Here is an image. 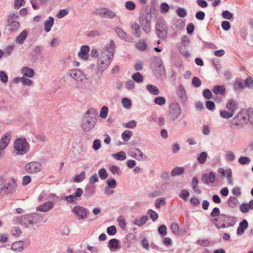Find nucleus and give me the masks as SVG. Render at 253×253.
<instances>
[{
	"instance_id": "nucleus-58",
	"label": "nucleus",
	"mask_w": 253,
	"mask_h": 253,
	"mask_svg": "<svg viewBox=\"0 0 253 253\" xmlns=\"http://www.w3.org/2000/svg\"><path fill=\"white\" fill-rule=\"evenodd\" d=\"M98 175L102 180L105 179L108 176V173L104 168H102L99 170Z\"/></svg>"
},
{
	"instance_id": "nucleus-6",
	"label": "nucleus",
	"mask_w": 253,
	"mask_h": 253,
	"mask_svg": "<svg viewBox=\"0 0 253 253\" xmlns=\"http://www.w3.org/2000/svg\"><path fill=\"white\" fill-rule=\"evenodd\" d=\"M152 19V15L150 12L143 13L139 18L140 25L146 34H149L151 31Z\"/></svg>"
},
{
	"instance_id": "nucleus-21",
	"label": "nucleus",
	"mask_w": 253,
	"mask_h": 253,
	"mask_svg": "<svg viewBox=\"0 0 253 253\" xmlns=\"http://www.w3.org/2000/svg\"><path fill=\"white\" fill-rule=\"evenodd\" d=\"M177 94L182 103H185L187 101L186 91L182 84L178 86Z\"/></svg>"
},
{
	"instance_id": "nucleus-26",
	"label": "nucleus",
	"mask_w": 253,
	"mask_h": 253,
	"mask_svg": "<svg viewBox=\"0 0 253 253\" xmlns=\"http://www.w3.org/2000/svg\"><path fill=\"white\" fill-rule=\"evenodd\" d=\"M140 26L136 23H133L130 27L133 32V35L137 38H139L141 36Z\"/></svg>"
},
{
	"instance_id": "nucleus-62",
	"label": "nucleus",
	"mask_w": 253,
	"mask_h": 253,
	"mask_svg": "<svg viewBox=\"0 0 253 253\" xmlns=\"http://www.w3.org/2000/svg\"><path fill=\"white\" fill-rule=\"evenodd\" d=\"M159 233L163 236H165L167 234V228L165 225H162L158 228Z\"/></svg>"
},
{
	"instance_id": "nucleus-56",
	"label": "nucleus",
	"mask_w": 253,
	"mask_h": 253,
	"mask_svg": "<svg viewBox=\"0 0 253 253\" xmlns=\"http://www.w3.org/2000/svg\"><path fill=\"white\" fill-rule=\"evenodd\" d=\"M109 170L114 174L117 173L118 175H120L122 171L119 167L117 166H112L109 168Z\"/></svg>"
},
{
	"instance_id": "nucleus-22",
	"label": "nucleus",
	"mask_w": 253,
	"mask_h": 253,
	"mask_svg": "<svg viewBox=\"0 0 253 253\" xmlns=\"http://www.w3.org/2000/svg\"><path fill=\"white\" fill-rule=\"evenodd\" d=\"M226 108L234 114L236 110L238 109L237 102L232 98L229 99L227 103Z\"/></svg>"
},
{
	"instance_id": "nucleus-28",
	"label": "nucleus",
	"mask_w": 253,
	"mask_h": 253,
	"mask_svg": "<svg viewBox=\"0 0 253 253\" xmlns=\"http://www.w3.org/2000/svg\"><path fill=\"white\" fill-rule=\"evenodd\" d=\"M135 47L138 50L144 51L147 49V43L144 40H140L136 43Z\"/></svg>"
},
{
	"instance_id": "nucleus-40",
	"label": "nucleus",
	"mask_w": 253,
	"mask_h": 253,
	"mask_svg": "<svg viewBox=\"0 0 253 253\" xmlns=\"http://www.w3.org/2000/svg\"><path fill=\"white\" fill-rule=\"evenodd\" d=\"M184 171V169L182 167H175L171 172V176H175L182 174Z\"/></svg>"
},
{
	"instance_id": "nucleus-12",
	"label": "nucleus",
	"mask_w": 253,
	"mask_h": 253,
	"mask_svg": "<svg viewBox=\"0 0 253 253\" xmlns=\"http://www.w3.org/2000/svg\"><path fill=\"white\" fill-rule=\"evenodd\" d=\"M14 220L16 223L25 227H28L29 225H32L30 214L16 216L14 218Z\"/></svg>"
},
{
	"instance_id": "nucleus-4",
	"label": "nucleus",
	"mask_w": 253,
	"mask_h": 253,
	"mask_svg": "<svg viewBox=\"0 0 253 253\" xmlns=\"http://www.w3.org/2000/svg\"><path fill=\"white\" fill-rule=\"evenodd\" d=\"M252 108L242 111L233 119L232 125L237 128H241L246 125L250 121Z\"/></svg>"
},
{
	"instance_id": "nucleus-60",
	"label": "nucleus",
	"mask_w": 253,
	"mask_h": 253,
	"mask_svg": "<svg viewBox=\"0 0 253 253\" xmlns=\"http://www.w3.org/2000/svg\"><path fill=\"white\" fill-rule=\"evenodd\" d=\"M108 112V108L106 106H103L101 109L99 116L101 118L105 119L107 117Z\"/></svg>"
},
{
	"instance_id": "nucleus-1",
	"label": "nucleus",
	"mask_w": 253,
	"mask_h": 253,
	"mask_svg": "<svg viewBox=\"0 0 253 253\" xmlns=\"http://www.w3.org/2000/svg\"><path fill=\"white\" fill-rule=\"evenodd\" d=\"M115 47L114 42L111 40L109 47H106L102 51L97 62V68L101 74L108 68L112 61Z\"/></svg>"
},
{
	"instance_id": "nucleus-30",
	"label": "nucleus",
	"mask_w": 253,
	"mask_h": 253,
	"mask_svg": "<svg viewBox=\"0 0 253 253\" xmlns=\"http://www.w3.org/2000/svg\"><path fill=\"white\" fill-rule=\"evenodd\" d=\"M32 225H34L40 221L42 219V216L41 214L38 213H33L30 214Z\"/></svg>"
},
{
	"instance_id": "nucleus-44",
	"label": "nucleus",
	"mask_w": 253,
	"mask_h": 253,
	"mask_svg": "<svg viewBox=\"0 0 253 253\" xmlns=\"http://www.w3.org/2000/svg\"><path fill=\"white\" fill-rule=\"evenodd\" d=\"M208 154L206 152H201L197 158L198 161L200 164H204L207 160Z\"/></svg>"
},
{
	"instance_id": "nucleus-20",
	"label": "nucleus",
	"mask_w": 253,
	"mask_h": 253,
	"mask_svg": "<svg viewBox=\"0 0 253 253\" xmlns=\"http://www.w3.org/2000/svg\"><path fill=\"white\" fill-rule=\"evenodd\" d=\"M135 236L133 233L128 234L126 238L125 242V248L127 249L130 248L135 243Z\"/></svg>"
},
{
	"instance_id": "nucleus-46",
	"label": "nucleus",
	"mask_w": 253,
	"mask_h": 253,
	"mask_svg": "<svg viewBox=\"0 0 253 253\" xmlns=\"http://www.w3.org/2000/svg\"><path fill=\"white\" fill-rule=\"evenodd\" d=\"M122 103L123 107L127 109H130L132 106L131 101L126 97L122 100Z\"/></svg>"
},
{
	"instance_id": "nucleus-57",
	"label": "nucleus",
	"mask_w": 253,
	"mask_h": 253,
	"mask_svg": "<svg viewBox=\"0 0 253 253\" xmlns=\"http://www.w3.org/2000/svg\"><path fill=\"white\" fill-rule=\"evenodd\" d=\"M10 233L13 236L18 237L21 234V231L19 227H14L11 229Z\"/></svg>"
},
{
	"instance_id": "nucleus-45",
	"label": "nucleus",
	"mask_w": 253,
	"mask_h": 253,
	"mask_svg": "<svg viewBox=\"0 0 253 253\" xmlns=\"http://www.w3.org/2000/svg\"><path fill=\"white\" fill-rule=\"evenodd\" d=\"M170 230L172 233L178 236L179 234V226L178 225L175 223L173 222L170 225Z\"/></svg>"
},
{
	"instance_id": "nucleus-33",
	"label": "nucleus",
	"mask_w": 253,
	"mask_h": 253,
	"mask_svg": "<svg viewBox=\"0 0 253 253\" xmlns=\"http://www.w3.org/2000/svg\"><path fill=\"white\" fill-rule=\"evenodd\" d=\"M48 0H30L32 7L34 9L40 8L39 4H42L46 3Z\"/></svg>"
},
{
	"instance_id": "nucleus-25",
	"label": "nucleus",
	"mask_w": 253,
	"mask_h": 253,
	"mask_svg": "<svg viewBox=\"0 0 253 253\" xmlns=\"http://www.w3.org/2000/svg\"><path fill=\"white\" fill-rule=\"evenodd\" d=\"M28 36L27 32L24 30L18 35L15 39V42L18 44H23Z\"/></svg>"
},
{
	"instance_id": "nucleus-27",
	"label": "nucleus",
	"mask_w": 253,
	"mask_h": 253,
	"mask_svg": "<svg viewBox=\"0 0 253 253\" xmlns=\"http://www.w3.org/2000/svg\"><path fill=\"white\" fill-rule=\"evenodd\" d=\"M21 72L24 76L29 78H32L35 75V72L34 70L28 67H24L22 68Z\"/></svg>"
},
{
	"instance_id": "nucleus-7",
	"label": "nucleus",
	"mask_w": 253,
	"mask_h": 253,
	"mask_svg": "<svg viewBox=\"0 0 253 253\" xmlns=\"http://www.w3.org/2000/svg\"><path fill=\"white\" fill-rule=\"evenodd\" d=\"M181 113L180 105L177 103H172L169 107L168 118L170 122H173L180 117Z\"/></svg>"
},
{
	"instance_id": "nucleus-49",
	"label": "nucleus",
	"mask_w": 253,
	"mask_h": 253,
	"mask_svg": "<svg viewBox=\"0 0 253 253\" xmlns=\"http://www.w3.org/2000/svg\"><path fill=\"white\" fill-rule=\"evenodd\" d=\"M85 177V172L83 171L79 175L76 176L74 179V181L77 183H79L83 181Z\"/></svg>"
},
{
	"instance_id": "nucleus-51",
	"label": "nucleus",
	"mask_w": 253,
	"mask_h": 253,
	"mask_svg": "<svg viewBox=\"0 0 253 253\" xmlns=\"http://www.w3.org/2000/svg\"><path fill=\"white\" fill-rule=\"evenodd\" d=\"M69 13V10L68 9H63L60 10L57 14H56V17L58 18H62L64 16H66Z\"/></svg>"
},
{
	"instance_id": "nucleus-36",
	"label": "nucleus",
	"mask_w": 253,
	"mask_h": 253,
	"mask_svg": "<svg viewBox=\"0 0 253 253\" xmlns=\"http://www.w3.org/2000/svg\"><path fill=\"white\" fill-rule=\"evenodd\" d=\"M119 241L116 239H111L108 243V247L110 250L118 249Z\"/></svg>"
},
{
	"instance_id": "nucleus-32",
	"label": "nucleus",
	"mask_w": 253,
	"mask_h": 253,
	"mask_svg": "<svg viewBox=\"0 0 253 253\" xmlns=\"http://www.w3.org/2000/svg\"><path fill=\"white\" fill-rule=\"evenodd\" d=\"M6 27L10 32H14L19 29L20 23L19 22L7 23Z\"/></svg>"
},
{
	"instance_id": "nucleus-5",
	"label": "nucleus",
	"mask_w": 253,
	"mask_h": 253,
	"mask_svg": "<svg viewBox=\"0 0 253 253\" xmlns=\"http://www.w3.org/2000/svg\"><path fill=\"white\" fill-rule=\"evenodd\" d=\"M30 150V145L25 138L17 139L14 144V150L17 155H24Z\"/></svg>"
},
{
	"instance_id": "nucleus-47",
	"label": "nucleus",
	"mask_w": 253,
	"mask_h": 253,
	"mask_svg": "<svg viewBox=\"0 0 253 253\" xmlns=\"http://www.w3.org/2000/svg\"><path fill=\"white\" fill-rule=\"evenodd\" d=\"M232 171L231 169L229 168L226 169V174L225 176H226L228 182L230 185H233V180H232Z\"/></svg>"
},
{
	"instance_id": "nucleus-64",
	"label": "nucleus",
	"mask_w": 253,
	"mask_h": 253,
	"mask_svg": "<svg viewBox=\"0 0 253 253\" xmlns=\"http://www.w3.org/2000/svg\"><path fill=\"white\" fill-rule=\"evenodd\" d=\"M244 85L249 88H252L253 87V80L250 77H248L244 81Z\"/></svg>"
},
{
	"instance_id": "nucleus-9",
	"label": "nucleus",
	"mask_w": 253,
	"mask_h": 253,
	"mask_svg": "<svg viewBox=\"0 0 253 253\" xmlns=\"http://www.w3.org/2000/svg\"><path fill=\"white\" fill-rule=\"evenodd\" d=\"M94 13L103 18L113 19L116 16V13L115 11L105 7L96 9Z\"/></svg>"
},
{
	"instance_id": "nucleus-31",
	"label": "nucleus",
	"mask_w": 253,
	"mask_h": 253,
	"mask_svg": "<svg viewBox=\"0 0 253 253\" xmlns=\"http://www.w3.org/2000/svg\"><path fill=\"white\" fill-rule=\"evenodd\" d=\"M147 220L148 216L147 215H143L140 219H135L133 221V223L134 225L141 226L145 224Z\"/></svg>"
},
{
	"instance_id": "nucleus-39",
	"label": "nucleus",
	"mask_w": 253,
	"mask_h": 253,
	"mask_svg": "<svg viewBox=\"0 0 253 253\" xmlns=\"http://www.w3.org/2000/svg\"><path fill=\"white\" fill-rule=\"evenodd\" d=\"M213 92L214 93L223 95L225 93V89L222 85H215L213 87Z\"/></svg>"
},
{
	"instance_id": "nucleus-35",
	"label": "nucleus",
	"mask_w": 253,
	"mask_h": 253,
	"mask_svg": "<svg viewBox=\"0 0 253 253\" xmlns=\"http://www.w3.org/2000/svg\"><path fill=\"white\" fill-rule=\"evenodd\" d=\"M228 205L230 208L235 207L238 203V200L236 197L231 196L227 200Z\"/></svg>"
},
{
	"instance_id": "nucleus-19",
	"label": "nucleus",
	"mask_w": 253,
	"mask_h": 253,
	"mask_svg": "<svg viewBox=\"0 0 253 253\" xmlns=\"http://www.w3.org/2000/svg\"><path fill=\"white\" fill-rule=\"evenodd\" d=\"M53 202L47 201L37 207V211L42 212H47L53 208Z\"/></svg>"
},
{
	"instance_id": "nucleus-17",
	"label": "nucleus",
	"mask_w": 253,
	"mask_h": 253,
	"mask_svg": "<svg viewBox=\"0 0 253 253\" xmlns=\"http://www.w3.org/2000/svg\"><path fill=\"white\" fill-rule=\"evenodd\" d=\"M83 193L82 188H78L77 189L76 192L73 195H71L67 196L64 197V199L66 200L68 202L72 203L77 200V198L80 197Z\"/></svg>"
},
{
	"instance_id": "nucleus-34",
	"label": "nucleus",
	"mask_w": 253,
	"mask_h": 253,
	"mask_svg": "<svg viewBox=\"0 0 253 253\" xmlns=\"http://www.w3.org/2000/svg\"><path fill=\"white\" fill-rule=\"evenodd\" d=\"M234 88L235 90H239L244 87V81L241 79H236L234 84Z\"/></svg>"
},
{
	"instance_id": "nucleus-18",
	"label": "nucleus",
	"mask_w": 253,
	"mask_h": 253,
	"mask_svg": "<svg viewBox=\"0 0 253 253\" xmlns=\"http://www.w3.org/2000/svg\"><path fill=\"white\" fill-rule=\"evenodd\" d=\"M130 155L138 161H142L145 159V157L142 152L136 148H134L130 151Z\"/></svg>"
},
{
	"instance_id": "nucleus-15",
	"label": "nucleus",
	"mask_w": 253,
	"mask_h": 253,
	"mask_svg": "<svg viewBox=\"0 0 253 253\" xmlns=\"http://www.w3.org/2000/svg\"><path fill=\"white\" fill-rule=\"evenodd\" d=\"M72 212L78 216L79 220H83L86 218V210L84 207L77 206L73 209Z\"/></svg>"
},
{
	"instance_id": "nucleus-16",
	"label": "nucleus",
	"mask_w": 253,
	"mask_h": 253,
	"mask_svg": "<svg viewBox=\"0 0 253 253\" xmlns=\"http://www.w3.org/2000/svg\"><path fill=\"white\" fill-rule=\"evenodd\" d=\"M114 31L118 35L119 37L122 40H124L126 42H132V38L130 36H127L125 31L119 27L114 28Z\"/></svg>"
},
{
	"instance_id": "nucleus-2",
	"label": "nucleus",
	"mask_w": 253,
	"mask_h": 253,
	"mask_svg": "<svg viewBox=\"0 0 253 253\" xmlns=\"http://www.w3.org/2000/svg\"><path fill=\"white\" fill-rule=\"evenodd\" d=\"M213 222L217 229H221L234 226L236 223V219L234 216L221 213L219 217L214 218Z\"/></svg>"
},
{
	"instance_id": "nucleus-14",
	"label": "nucleus",
	"mask_w": 253,
	"mask_h": 253,
	"mask_svg": "<svg viewBox=\"0 0 253 253\" xmlns=\"http://www.w3.org/2000/svg\"><path fill=\"white\" fill-rule=\"evenodd\" d=\"M201 181L205 184L213 183L215 181V175L214 172L211 171L209 173L203 174L201 177Z\"/></svg>"
},
{
	"instance_id": "nucleus-29",
	"label": "nucleus",
	"mask_w": 253,
	"mask_h": 253,
	"mask_svg": "<svg viewBox=\"0 0 253 253\" xmlns=\"http://www.w3.org/2000/svg\"><path fill=\"white\" fill-rule=\"evenodd\" d=\"M23 241H17L13 243L11 249L16 252H21L23 250Z\"/></svg>"
},
{
	"instance_id": "nucleus-53",
	"label": "nucleus",
	"mask_w": 253,
	"mask_h": 253,
	"mask_svg": "<svg viewBox=\"0 0 253 253\" xmlns=\"http://www.w3.org/2000/svg\"><path fill=\"white\" fill-rule=\"evenodd\" d=\"M240 211L243 213H246L249 212L250 209L247 203H243L241 204L239 207Z\"/></svg>"
},
{
	"instance_id": "nucleus-23",
	"label": "nucleus",
	"mask_w": 253,
	"mask_h": 253,
	"mask_svg": "<svg viewBox=\"0 0 253 253\" xmlns=\"http://www.w3.org/2000/svg\"><path fill=\"white\" fill-rule=\"evenodd\" d=\"M89 51V47L87 45H83L79 52V57L84 60H86L88 58V53Z\"/></svg>"
},
{
	"instance_id": "nucleus-13",
	"label": "nucleus",
	"mask_w": 253,
	"mask_h": 253,
	"mask_svg": "<svg viewBox=\"0 0 253 253\" xmlns=\"http://www.w3.org/2000/svg\"><path fill=\"white\" fill-rule=\"evenodd\" d=\"M42 169V164L38 162H31L25 166V170L28 173H36Z\"/></svg>"
},
{
	"instance_id": "nucleus-55",
	"label": "nucleus",
	"mask_w": 253,
	"mask_h": 253,
	"mask_svg": "<svg viewBox=\"0 0 253 253\" xmlns=\"http://www.w3.org/2000/svg\"><path fill=\"white\" fill-rule=\"evenodd\" d=\"M238 162L241 165H247L250 163L251 159L248 157H241L239 158Z\"/></svg>"
},
{
	"instance_id": "nucleus-48",
	"label": "nucleus",
	"mask_w": 253,
	"mask_h": 253,
	"mask_svg": "<svg viewBox=\"0 0 253 253\" xmlns=\"http://www.w3.org/2000/svg\"><path fill=\"white\" fill-rule=\"evenodd\" d=\"M132 79L137 83H141L143 81V77L139 72L134 73L132 76Z\"/></svg>"
},
{
	"instance_id": "nucleus-52",
	"label": "nucleus",
	"mask_w": 253,
	"mask_h": 253,
	"mask_svg": "<svg viewBox=\"0 0 253 253\" xmlns=\"http://www.w3.org/2000/svg\"><path fill=\"white\" fill-rule=\"evenodd\" d=\"M84 191L89 196H92L95 192V188L93 186L89 185H86Z\"/></svg>"
},
{
	"instance_id": "nucleus-41",
	"label": "nucleus",
	"mask_w": 253,
	"mask_h": 253,
	"mask_svg": "<svg viewBox=\"0 0 253 253\" xmlns=\"http://www.w3.org/2000/svg\"><path fill=\"white\" fill-rule=\"evenodd\" d=\"M19 15L17 13L10 12L7 16V23L18 22L17 19Z\"/></svg>"
},
{
	"instance_id": "nucleus-50",
	"label": "nucleus",
	"mask_w": 253,
	"mask_h": 253,
	"mask_svg": "<svg viewBox=\"0 0 253 253\" xmlns=\"http://www.w3.org/2000/svg\"><path fill=\"white\" fill-rule=\"evenodd\" d=\"M177 15L181 18L186 16L187 13L185 9L182 7H178L176 10Z\"/></svg>"
},
{
	"instance_id": "nucleus-61",
	"label": "nucleus",
	"mask_w": 253,
	"mask_h": 253,
	"mask_svg": "<svg viewBox=\"0 0 253 253\" xmlns=\"http://www.w3.org/2000/svg\"><path fill=\"white\" fill-rule=\"evenodd\" d=\"M10 141V134L9 133H5L1 138L0 140V143L8 145Z\"/></svg>"
},
{
	"instance_id": "nucleus-10",
	"label": "nucleus",
	"mask_w": 253,
	"mask_h": 253,
	"mask_svg": "<svg viewBox=\"0 0 253 253\" xmlns=\"http://www.w3.org/2000/svg\"><path fill=\"white\" fill-rule=\"evenodd\" d=\"M69 75L77 82H82L84 80L88 79L85 73L77 69L71 70Z\"/></svg>"
},
{
	"instance_id": "nucleus-59",
	"label": "nucleus",
	"mask_w": 253,
	"mask_h": 253,
	"mask_svg": "<svg viewBox=\"0 0 253 253\" xmlns=\"http://www.w3.org/2000/svg\"><path fill=\"white\" fill-rule=\"evenodd\" d=\"M154 103L156 104L162 106L166 103V99L162 96L157 97L154 100Z\"/></svg>"
},
{
	"instance_id": "nucleus-11",
	"label": "nucleus",
	"mask_w": 253,
	"mask_h": 253,
	"mask_svg": "<svg viewBox=\"0 0 253 253\" xmlns=\"http://www.w3.org/2000/svg\"><path fill=\"white\" fill-rule=\"evenodd\" d=\"M17 187L16 180L13 178L10 180L3 187H0V191H4L7 194L15 192Z\"/></svg>"
},
{
	"instance_id": "nucleus-63",
	"label": "nucleus",
	"mask_w": 253,
	"mask_h": 253,
	"mask_svg": "<svg viewBox=\"0 0 253 253\" xmlns=\"http://www.w3.org/2000/svg\"><path fill=\"white\" fill-rule=\"evenodd\" d=\"M225 157V159L228 161H233L235 159L234 154L230 151H228L226 152Z\"/></svg>"
},
{
	"instance_id": "nucleus-37",
	"label": "nucleus",
	"mask_w": 253,
	"mask_h": 253,
	"mask_svg": "<svg viewBox=\"0 0 253 253\" xmlns=\"http://www.w3.org/2000/svg\"><path fill=\"white\" fill-rule=\"evenodd\" d=\"M146 88L150 93L154 95H158L160 93L158 88L154 85L148 84L146 86Z\"/></svg>"
},
{
	"instance_id": "nucleus-43",
	"label": "nucleus",
	"mask_w": 253,
	"mask_h": 253,
	"mask_svg": "<svg viewBox=\"0 0 253 253\" xmlns=\"http://www.w3.org/2000/svg\"><path fill=\"white\" fill-rule=\"evenodd\" d=\"M132 135V132L131 130L126 129L122 133V137L124 141H127L130 139Z\"/></svg>"
},
{
	"instance_id": "nucleus-8",
	"label": "nucleus",
	"mask_w": 253,
	"mask_h": 253,
	"mask_svg": "<svg viewBox=\"0 0 253 253\" xmlns=\"http://www.w3.org/2000/svg\"><path fill=\"white\" fill-rule=\"evenodd\" d=\"M156 30L157 35L160 38L165 39L167 37L168 28L164 20H158L156 24Z\"/></svg>"
},
{
	"instance_id": "nucleus-24",
	"label": "nucleus",
	"mask_w": 253,
	"mask_h": 253,
	"mask_svg": "<svg viewBox=\"0 0 253 253\" xmlns=\"http://www.w3.org/2000/svg\"><path fill=\"white\" fill-rule=\"evenodd\" d=\"M54 18L52 16L49 17L48 20L45 21L44 23V30L46 33L50 31L54 24Z\"/></svg>"
},
{
	"instance_id": "nucleus-42",
	"label": "nucleus",
	"mask_w": 253,
	"mask_h": 253,
	"mask_svg": "<svg viewBox=\"0 0 253 253\" xmlns=\"http://www.w3.org/2000/svg\"><path fill=\"white\" fill-rule=\"evenodd\" d=\"M234 113H232V112L229 111L228 110H222L220 112V116L221 117L224 119H229L233 117L234 115Z\"/></svg>"
},
{
	"instance_id": "nucleus-54",
	"label": "nucleus",
	"mask_w": 253,
	"mask_h": 253,
	"mask_svg": "<svg viewBox=\"0 0 253 253\" xmlns=\"http://www.w3.org/2000/svg\"><path fill=\"white\" fill-rule=\"evenodd\" d=\"M148 214L153 221H155L159 217L158 214L151 209L148 211Z\"/></svg>"
},
{
	"instance_id": "nucleus-3",
	"label": "nucleus",
	"mask_w": 253,
	"mask_h": 253,
	"mask_svg": "<svg viewBox=\"0 0 253 253\" xmlns=\"http://www.w3.org/2000/svg\"><path fill=\"white\" fill-rule=\"evenodd\" d=\"M96 113L93 109L88 110L84 114L81 121V126L85 131H89L96 125Z\"/></svg>"
},
{
	"instance_id": "nucleus-38",
	"label": "nucleus",
	"mask_w": 253,
	"mask_h": 253,
	"mask_svg": "<svg viewBox=\"0 0 253 253\" xmlns=\"http://www.w3.org/2000/svg\"><path fill=\"white\" fill-rule=\"evenodd\" d=\"M112 157L119 161H124L126 159V155L125 152L121 151L112 154Z\"/></svg>"
}]
</instances>
